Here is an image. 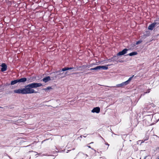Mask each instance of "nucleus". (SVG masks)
Instances as JSON below:
<instances>
[{
	"label": "nucleus",
	"instance_id": "f257e3e1",
	"mask_svg": "<svg viewBox=\"0 0 159 159\" xmlns=\"http://www.w3.org/2000/svg\"><path fill=\"white\" fill-rule=\"evenodd\" d=\"M42 85L41 83H33L25 86L24 88L15 90L14 91L15 93L23 94L36 93L38 91H36L34 89L37 88Z\"/></svg>",
	"mask_w": 159,
	"mask_h": 159
},
{
	"label": "nucleus",
	"instance_id": "f03ea898",
	"mask_svg": "<svg viewBox=\"0 0 159 159\" xmlns=\"http://www.w3.org/2000/svg\"><path fill=\"white\" fill-rule=\"evenodd\" d=\"M18 83H24L26 82L27 80L30 81V82H32V79L31 78H26L25 77L21 78L19 79H18Z\"/></svg>",
	"mask_w": 159,
	"mask_h": 159
},
{
	"label": "nucleus",
	"instance_id": "7ed1b4c3",
	"mask_svg": "<svg viewBox=\"0 0 159 159\" xmlns=\"http://www.w3.org/2000/svg\"><path fill=\"white\" fill-rule=\"evenodd\" d=\"M87 67H88V68H89V66L87 64L85 65H83L80 66H77V67H76V69H77V70H79L82 71L85 68Z\"/></svg>",
	"mask_w": 159,
	"mask_h": 159
},
{
	"label": "nucleus",
	"instance_id": "20e7f679",
	"mask_svg": "<svg viewBox=\"0 0 159 159\" xmlns=\"http://www.w3.org/2000/svg\"><path fill=\"white\" fill-rule=\"evenodd\" d=\"M128 49L127 48H125L122 51L119 52L117 53V56H120L124 55L127 53Z\"/></svg>",
	"mask_w": 159,
	"mask_h": 159
},
{
	"label": "nucleus",
	"instance_id": "39448f33",
	"mask_svg": "<svg viewBox=\"0 0 159 159\" xmlns=\"http://www.w3.org/2000/svg\"><path fill=\"white\" fill-rule=\"evenodd\" d=\"M100 110V109L99 107H96L94 108L91 111V112L93 113H99Z\"/></svg>",
	"mask_w": 159,
	"mask_h": 159
},
{
	"label": "nucleus",
	"instance_id": "423d86ee",
	"mask_svg": "<svg viewBox=\"0 0 159 159\" xmlns=\"http://www.w3.org/2000/svg\"><path fill=\"white\" fill-rule=\"evenodd\" d=\"M1 66L2 67V68L1 69V71L2 72L5 71L7 70V66L5 63H2Z\"/></svg>",
	"mask_w": 159,
	"mask_h": 159
},
{
	"label": "nucleus",
	"instance_id": "0eeeda50",
	"mask_svg": "<svg viewBox=\"0 0 159 159\" xmlns=\"http://www.w3.org/2000/svg\"><path fill=\"white\" fill-rule=\"evenodd\" d=\"M156 23H154L151 24L148 27V29L150 30H152L153 28L155 27Z\"/></svg>",
	"mask_w": 159,
	"mask_h": 159
},
{
	"label": "nucleus",
	"instance_id": "6e6552de",
	"mask_svg": "<svg viewBox=\"0 0 159 159\" xmlns=\"http://www.w3.org/2000/svg\"><path fill=\"white\" fill-rule=\"evenodd\" d=\"M126 85H127V84L125 82H122V83H121L120 84H117L116 85V86H114V87H122Z\"/></svg>",
	"mask_w": 159,
	"mask_h": 159
},
{
	"label": "nucleus",
	"instance_id": "1a4fd4ad",
	"mask_svg": "<svg viewBox=\"0 0 159 159\" xmlns=\"http://www.w3.org/2000/svg\"><path fill=\"white\" fill-rule=\"evenodd\" d=\"M51 80L50 77L49 76H47L44 78H43L42 80L43 81L45 82V83H46L48 81H50Z\"/></svg>",
	"mask_w": 159,
	"mask_h": 159
},
{
	"label": "nucleus",
	"instance_id": "9d476101",
	"mask_svg": "<svg viewBox=\"0 0 159 159\" xmlns=\"http://www.w3.org/2000/svg\"><path fill=\"white\" fill-rule=\"evenodd\" d=\"M67 70H68V67H65L62 68L61 70H60L57 71L56 73H58L61 72L62 71H65Z\"/></svg>",
	"mask_w": 159,
	"mask_h": 159
},
{
	"label": "nucleus",
	"instance_id": "9b49d317",
	"mask_svg": "<svg viewBox=\"0 0 159 159\" xmlns=\"http://www.w3.org/2000/svg\"><path fill=\"white\" fill-rule=\"evenodd\" d=\"M110 65H107V66H101V70H107L108 69V66Z\"/></svg>",
	"mask_w": 159,
	"mask_h": 159
},
{
	"label": "nucleus",
	"instance_id": "f8f14e48",
	"mask_svg": "<svg viewBox=\"0 0 159 159\" xmlns=\"http://www.w3.org/2000/svg\"><path fill=\"white\" fill-rule=\"evenodd\" d=\"M138 53L136 52H133L129 53V54L127 55L129 56H132L137 55Z\"/></svg>",
	"mask_w": 159,
	"mask_h": 159
},
{
	"label": "nucleus",
	"instance_id": "ddd939ff",
	"mask_svg": "<svg viewBox=\"0 0 159 159\" xmlns=\"http://www.w3.org/2000/svg\"><path fill=\"white\" fill-rule=\"evenodd\" d=\"M18 82H18V79H16V80H12L11 81V85H14V84H16L18 83Z\"/></svg>",
	"mask_w": 159,
	"mask_h": 159
},
{
	"label": "nucleus",
	"instance_id": "4468645a",
	"mask_svg": "<svg viewBox=\"0 0 159 159\" xmlns=\"http://www.w3.org/2000/svg\"><path fill=\"white\" fill-rule=\"evenodd\" d=\"M72 70L71 71H76L77 70V69H76V67H68V70Z\"/></svg>",
	"mask_w": 159,
	"mask_h": 159
},
{
	"label": "nucleus",
	"instance_id": "2eb2a0df",
	"mask_svg": "<svg viewBox=\"0 0 159 159\" xmlns=\"http://www.w3.org/2000/svg\"><path fill=\"white\" fill-rule=\"evenodd\" d=\"M134 76V75H133L132 77H130L127 80L125 81L127 85L129 84L130 81L132 80V79L133 78Z\"/></svg>",
	"mask_w": 159,
	"mask_h": 159
},
{
	"label": "nucleus",
	"instance_id": "dca6fc26",
	"mask_svg": "<svg viewBox=\"0 0 159 159\" xmlns=\"http://www.w3.org/2000/svg\"><path fill=\"white\" fill-rule=\"evenodd\" d=\"M118 56L116 55V56H114L112 58H111V59L113 61H116L118 60Z\"/></svg>",
	"mask_w": 159,
	"mask_h": 159
},
{
	"label": "nucleus",
	"instance_id": "f3484780",
	"mask_svg": "<svg viewBox=\"0 0 159 159\" xmlns=\"http://www.w3.org/2000/svg\"><path fill=\"white\" fill-rule=\"evenodd\" d=\"M51 89H52V88L51 87L48 86L46 88L43 89V90L46 91H47L48 90H50Z\"/></svg>",
	"mask_w": 159,
	"mask_h": 159
},
{
	"label": "nucleus",
	"instance_id": "a211bd4d",
	"mask_svg": "<svg viewBox=\"0 0 159 159\" xmlns=\"http://www.w3.org/2000/svg\"><path fill=\"white\" fill-rule=\"evenodd\" d=\"M69 75V74H68V71H66V72H65V73H64V75H63L62 77H64L66 75Z\"/></svg>",
	"mask_w": 159,
	"mask_h": 159
},
{
	"label": "nucleus",
	"instance_id": "6ab92c4d",
	"mask_svg": "<svg viewBox=\"0 0 159 159\" xmlns=\"http://www.w3.org/2000/svg\"><path fill=\"white\" fill-rule=\"evenodd\" d=\"M101 70V66H98L96 67V70Z\"/></svg>",
	"mask_w": 159,
	"mask_h": 159
},
{
	"label": "nucleus",
	"instance_id": "aec40b11",
	"mask_svg": "<svg viewBox=\"0 0 159 159\" xmlns=\"http://www.w3.org/2000/svg\"><path fill=\"white\" fill-rule=\"evenodd\" d=\"M142 42V41L141 40H139L138 41H137L136 43V45H138L139 44H140Z\"/></svg>",
	"mask_w": 159,
	"mask_h": 159
},
{
	"label": "nucleus",
	"instance_id": "412c9836",
	"mask_svg": "<svg viewBox=\"0 0 159 159\" xmlns=\"http://www.w3.org/2000/svg\"><path fill=\"white\" fill-rule=\"evenodd\" d=\"M61 72H60L59 73H58L57 74V75H62L63 76L64 75V73L63 72L62 73H61Z\"/></svg>",
	"mask_w": 159,
	"mask_h": 159
},
{
	"label": "nucleus",
	"instance_id": "4be33fe9",
	"mask_svg": "<svg viewBox=\"0 0 159 159\" xmlns=\"http://www.w3.org/2000/svg\"><path fill=\"white\" fill-rule=\"evenodd\" d=\"M88 70H96V67H94V68H91L89 69Z\"/></svg>",
	"mask_w": 159,
	"mask_h": 159
},
{
	"label": "nucleus",
	"instance_id": "5701e85b",
	"mask_svg": "<svg viewBox=\"0 0 159 159\" xmlns=\"http://www.w3.org/2000/svg\"><path fill=\"white\" fill-rule=\"evenodd\" d=\"M150 90H151V89H148L147 90V92H145V93H149L150 91Z\"/></svg>",
	"mask_w": 159,
	"mask_h": 159
},
{
	"label": "nucleus",
	"instance_id": "b1692460",
	"mask_svg": "<svg viewBox=\"0 0 159 159\" xmlns=\"http://www.w3.org/2000/svg\"><path fill=\"white\" fill-rule=\"evenodd\" d=\"M146 93H145V92H144L143 93H142L141 94V97L142 96H143Z\"/></svg>",
	"mask_w": 159,
	"mask_h": 159
},
{
	"label": "nucleus",
	"instance_id": "393cba45",
	"mask_svg": "<svg viewBox=\"0 0 159 159\" xmlns=\"http://www.w3.org/2000/svg\"><path fill=\"white\" fill-rule=\"evenodd\" d=\"M105 144L106 145H108V146H109V144H108L107 143H105Z\"/></svg>",
	"mask_w": 159,
	"mask_h": 159
},
{
	"label": "nucleus",
	"instance_id": "a878e982",
	"mask_svg": "<svg viewBox=\"0 0 159 159\" xmlns=\"http://www.w3.org/2000/svg\"><path fill=\"white\" fill-rule=\"evenodd\" d=\"M5 107H8V108H10V106H7Z\"/></svg>",
	"mask_w": 159,
	"mask_h": 159
},
{
	"label": "nucleus",
	"instance_id": "bb28decb",
	"mask_svg": "<svg viewBox=\"0 0 159 159\" xmlns=\"http://www.w3.org/2000/svg\"><path fill=\"white\" fill-rule=\"evenodd\" d=\"M87 147L89 148H91L90 146H88Z\"/></svg>",
	"mask_w": 159,
	"mask_h": 159
},
{
	"label": "nucleus",
	"instance_id": "cd10ccee",
	"mask_svg": "<svg viewBox=\"0 0 159 159\" xmlns=\"http://www.w3.org/2000/svg\"><path fill=\"white\" fill-rule=\"evenodd\" d=\"M132 47H134L135 46V45L134 44H132Z\"/></svg>",
	"mask_w": 159,
	"mask_h": 159
},
{
	"label": "nucleus",
	"instance_id": "c85d7f7f",
	"mask_svg": "<svg viewBox=\"0 0 159 159\" xmlns=\"http://www.w3.org/2000/svg\"><path fill=\"white\" fill-rule=\"evenodd\" d=\"M101 137L104 141H105L104 139L101 136ZM104 141L105 142V141Z\"/></svg>",
	"mask_w": 159,
	"mask_h": 159
},
{
	"label": "nucleus",
	"instance_id": "c756f323",
	"mask_svg": "<svg viewBox=\"0 0 159 159\" xmlns=\"http://www.w3.org/2000/svg\"><path fill=\"white\" fill-rule=\"evenodd\" d=\"M93 143V142H91L89 143V144Z\"/></svg>",
	"mask_w": 159,
	"mask_h": 159
},
{
	"label": "nucleus",
	"instance_id": "7c9ffc66",
	"mask_svg": "<svg viewBox=\"0 0 159 159\" xmlns=\"http://www.w3.org/2000/svg\"><path fill=\"white\" fill-rule=\"evenodd\" d=\"M146 157H147V156L145 157V158H144V159H145L146 158Z\"/></svg>",
	"mask_w": 159,
	"mask_h": 159
},
{
	"label": "nucleus",
	"instance_id": "2f4dec72",
	"mask_svg": "<svg viewBox=\"0 0 159 159\" xmlns=\"http://www.w3.org/2000/svg\"><path fill=\"white\" fill-rule=\"evenodd\" d=\"M83 137H86V136H85V135L83 136Z\"/></svg>",
	"mask_w": 159,
	"mask_h": 159
},
{
	"label": "nucleus",
	"instance_id": "473e14b6",
	"mask_svg": "<svg viewBox=\"0 0 159 159\" xmlns=\"http://www.w3.org/2000/svg\"><path fill=\"white\" fill-rule=\"evenodd\" d=\"M83 137H86V136H85V135L83 136Z\"/></svg>",
	"mask_w": 159,
	"mask_h": 159
},
{
	"label": "nucleus",
	"instance_id": "72a5a7b5",
	"mask_svg": "<svg viewBox=\"0 0 159 159\" xmlns=\"http://www.w3.org/2000/svg\"><path fill=\"white\" fill-rule=\"evenodd\" d=\"M89 73H86V74H89Z\"/></svg>",
	"mask_w": 159,
	"mask_h": 159
},
{
	"label": "nucleus",
	"instance_id": "f704fd0d",
	"mask_svg": "<svg viewBox=\"0 0 159 159\" xmlns=\"http://www.w3.org/2000/svg\"><path fill=\"white\" fill-rule=\"evenodd\" d=\"M108 87H110V86H107Z\"/></svg>",
	"mask_w": 159,
	"mask_h": 159
},
{
	"label": "nucleus",
	"instance_id": "c9c22d12",
	"mask_svg": "<svg viewBox=\"0 0 159 159\" xmlns=\"http://www.w3.org/2000/svg\"><path fill=\"white\" fill-rule=\"evenodd\" d=\"M2 108V107H0V108Z\"/></svg>",
	"mask_w": 159,
	"mask_h": 159
},
{
	"label": "nucleus",
	"instance_id": "e433bc0d",
	"mask_svg": "<svg viewBox=\"0 0 159 159\" xmlns=\"http://www.w3.org/2000/svg\"><path fill=\"white\" fill-rule=\"evenodd\" d=\"M158 159H159V158Z\"/></svg>",
	"mask_w": 159,
	"mask_h": 159
}]
</instances>
